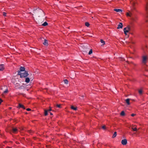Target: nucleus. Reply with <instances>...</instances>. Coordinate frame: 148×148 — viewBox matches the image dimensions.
<instances>
[{"label":"nucleus","instance_id":"nucleus-17","mask_svg":"<svg viewBox=\"0 0 148 148\" xmlns=\"http://www.w3.org/2000/svg\"><path fill=\"white\" fill-rule=\"evenodd\" d=\"M116 135H117V132H115L113 134V135L112 136V138H115V137H116Z\"/></svg>","mask_w":148,"mask_h":148},{"label":"nucleus","instance_id":"nucleus-2","mask_svg":"<svg viewBox=\"0 0 148 148\" xmlns=\"http://www.w3.org/2000/svg\"><path fill=\"white\" fill-rule=\"evenodd\" d=\"M18 74L20 76V77L21 78L23 77H26L28 76L29 74L28 73V72L27 71H25V72L22 73L21 72H20V71H18Z\"/></svg>","mask_w":148,"mask_h":148},{"label":"nucleus","instance_id":"nucleus-3","mask_svg":"<svg viewBox=\"0 0 148 148\" xmlns=\"http://www.w3.org/2000/svg\"><path fill=\"white\" fill-rule=\"evenodd\" d=\"M131 29V28L130 27L128 26L127 27H125L123 29V31L124 33V34L125 35H127V33H128L130 31Z\"/></svg>","mask_w":148,"mask_h":148},{"label":"nucleus","instance_id":"nucleus-5","mask_svg":"<svg viewBox=\"0 0 148 148\" xmlns=\"http://www.w3.org/2000/svg\"><path fill=\"white\" fill-rule=\"evenodd\" d=\"M121 143L123 145H126L127 143V139H124L122 140H121Z\"/></svg>","mask_w":148,"mask_h":148},{"label":"nucleus","instance_id":"nucleus-34","mask_svg":"<svg viewBox=\"0 0 148 148\" xmlns=\"http://www.w3.org/2000/svg\"><path fill=\"white\" fill-rule=\"evenodd\" d=\"M135 115V114H131V116H134Z\"/></svg>","mask_w":148,"mask_h":148},{"label":"nucleus","instance_id":"nucleus-42","mask_svg":"<svg viewBox=\"0 0 148 148\" xmlns=\"http://www.w3.org/2000/svg\"><path fill=\"white\" fill-rule=\"evenodd\" d=\"M133 20L134 21H135L134 19H133Z\"/></svg>","mask_w":148,"mask_h":148},{"label":"nucleus","instance_id":"nucleus-32","mask_svg":"<svg viewBox=\"0 0 148 148\" xmlns=\"http://www.w3.org/2000/svg\"><path fill=\"white\" fill-rule=\"evenodd\" d=\"M47 110L48 111H51L52 110V109H51V107H50V108L48 110Z\"/></svg>","mask_w":148,"mask_h":148},{"label":"nucleus","instance_id":"nucleus-20","mask_svg":"<svg viewBox=\"0 0 148 148\" xmlns=\"http://www.w3.org/2000/svg\"><path fill=\"white\" fill-rule=\"evenodd\" d=\"M64 83L66 84H68V81L66 79L64 80Z\"/></svg>","mask_w":148,"mask_h":148},{"label":"nucleus","instance_id":"nucleus-24","mask_svg":"<svg viewBox=\"0 0 148 148\" xmlns=\"http://www.w3.org/2000/svg\"><path fill=\"white\" fill-rule=\"evenodd\" d=\"M56 107L58 108H61V105L60 104H57L56 105Z\"/></svg>","mask_w":148,"mask_h":148},{"label":"nucleus","instance_id":"nucleus-14","mask_svg":"<svg viewBox=\"0 0 148 148\" xmlns=\"http://www.w3.org/2000/svg\"><path fill=\"white\" fill-rule=\"evenodd\" d=\"M130 99H127L125 100L126 102L128 105H129L130 104Z\"/></svg>","mask_w":148,"mask_h":148},{"label":"nucleus","instance_id":"nucleus-1","mask_svg":"<svg viewBox=\"0 0 148 148\" xmlns=\"http://www.w3.org/2000/svg\"><path fill=\"white\" fill-rule=\"evenodd\" d=\"M8 90L7 86L5 85L2 87L1 88V93H2V95L3 96V94L6 93L8 92Z\"/></svg>","mask_w":148,"mask_h":148},{"label":"nucleus","instance_id":"nucleus-36","mask_svg":"<svg viewBox=\"0 0 148 148\" xmlns=\"http://www.w3.org/2000/svg\"><path fill=\"white\" fill-rule=\"evenodd\" d=\"M127 16H129V14L128 13H127Z\"/></svg>","mask_w":148,"mask_h":148},{"label":"nucleus","instance_id":"nucleus-35","mask_svg":"<svg viewBox=\"0 0 148 148\" xmlns=\"http://www.w3.org/2000/svg\"><path fill=\"white\" fill-rule=\"evenodd\" d=\"M3 101L2 99H1V103Z\"/></svg>","mask_w":148,"mask_h":148},{"label":"nucleus","instance_id":"nucleus-9","mask_svg":"<svg viewBox=\"0 0 148 148\" xmlns=\"http://www.w3.org/2000/svg\"><path fill=\"white\" fill-rule=\"evenodd\" d=\"M5 69V67L3 64H1V71H3Z\"/></svg>","mask_w":148,"mask_h":148},{"label":"nucleus","instance_id":"nucleus-25","mask_svg":"<svg viewBox=\"0 0 148 148\" xmlns=\"http://www.w3.org/2000/svg\"><path fill=\"white\" fill-rule=\"evenodd\" d=\"M2 13L3 15V16H4L5 17L6 16L7 14L6 12H2Z\"/></svg>","mask_w":148,"mask_h":148},{"label":"nucleus","instance_id":"nucleus-19","mask_svg":"<svg viewBox=\"0 0 148 148\" xmlns=\"http://www.w3.org/2000/svg\"><path fill=\"white\" fill-rule=\"evenodd\" d=\"M138 92L140 95H141L142 94L143 91L142 89H140L138 90Z\"/></svg>","mask_w":148,"mask_h":148},{"label":"nucleus","instance_id":"nucleus-16","mask_svg":"<svg viewBox=\"0 0 148 148\" xmlns=\"http://www.w3.org/2000/svg\"><path fill=\"white\" fill-rule=\"evenodd\" d=\"M71 108L75 110H77V107H74V106H71Z\"/></svg>","mask_w":148,"mask_h":148},{"label":"nucleus","instance_id":"nucleus-31","mask_svg":"<svg viewBox=\"0 0 148 148\" xmlns=\"http://www.w3.org/2000/svg\"><path fill=\"white\" fill-rule=\"evenodd\" d=\"M132 4L133 6L134 7L135 6V2H133V3H132Z\"/></svg>","mask_w":148,"mask_h":148},{"label":"nucleus","instance_id":"nucleus-4","mask_svg":"<svg viewBox=\"0 0 148 148\" xmlns=\"http://www.w3.org/2000/svg\"><path fill=\"white\" fill-rule=\"evenodd\" d=\"M32 76V75L31 74L29 76V77H26L25 78V82L27 83H28L30 81V79H32V77H31Z\"/></svg>","mask_w":148,"mask_h":148},{"label":"nucleus","instance_id":"nucleus-23","mask_svg":"<svg viewBox=\"0 0 148 148\" xmlns=\"http://www.w3.org/2000/svg\"><path fill=\"white\" fill-rule=\"evenodd\" d=\"M85 25L86 26H87V27H88L89 26L90 24L88 22H86L85 23Z\"/></svg>","mask_w":148,"mask_h":148},{"label":"nucleus","instance_id":"nucleus-15","mask_svg":"<svg viewBox=\"0 0 148 148\" xmlns=\"http://www.w3.org/2000/svg\"><path fill=\"white\" fill-rule=\"evenodd\" d=\"M145 1L146 2V10H147L148 9V0H145Z\"/></svg>","mask_w":148,"mask_h":148},{"label":"nucleus","instance_id":"nucleus-39","mask_svg":"<svg viewBox=\"0 0 148 148\" xmlns=\"http://www.w3.org/2000/svg\"><path fill=\"white\" fill-rule=\"evenodd\" d=\"M130 62L129 63H128V64H130ZM131 63H132V64H134V63H133L132 62H131Z\"/></svg>","mask_w":148,"mask_h":148},{"label":"nucleus","instance_id":"nucleus-38","mask_svg":"<svg viewBox=\"0 0 148 148\" xmlns=\"http://www.w3.org/2000/svg\"><path fill=\"white\" fill-rule=\"evenodd\" d=\"M7 148H12V147H8Z\"/></svg>","mask_w":148,"mask_h":148},{"label":"nucleus","instance_id":"nucleus-27","mask_svg":"<svg viewBox=\"0 0 148 148\" xmlns=\"http://www.w3.org/2000/svg\"><path fill=\"white\" fill-rule=\"evenodd\" d=\"M132 128L133 131H137V129L136 127L134 128L133 127H132Z\"/></svg>","mask_w":148,"mask_h":148},{"label":"nucleus","instance_id":"nucleus-8","mask_svg":"<svg viewBox=\"0 0 148 148\" xmlns=\"http://www.w3.org/2000/svg\"><path fill=\"white\" fill-rule=\"evenodd\" d=\"M147 60V58L145 56H144L143 58V63H145Z\"/></svg>","mask_w":148,"mask_h":148},{"label":"nucleus","instance_id":"nucleus-29","mask_svg":"<svg viewBox=\"0 0 148 148\" xmlns=\"http://www.w3.org/2000/svg\"><path fill=\"white\" fill-rule=\"evenodd\" d=\"M92 50L91 49L88 53V54L90 55L92 53Z\"/></svg>","mask_w":148,"mask_h":148},{"label":"nucleus","instance_id":"nucleus-30","mask_svg":"<svg viewBox=\"0 0 148 148\" xmlns=\"http://www.w3.org/2000/svg\"><path fill=\"white\" fill-rule=\"evenodd\" d=\"M102 129L104 130H105L106 129V126L105 125H103L102 126Z\"/></svg>","mask_w":148,"mask_h":148},{"label":"nucleus","instance_id":"nucleus-11","mask_svg":"<svg viewBox=\"0 0 148 148\" xmlns=\"http://www.w3.org/2000/svg\"><path fill=\"white\" fill-rule=\"evenodd\" d=\"M18 105H19L18 106V108H23V109H25V107L23 105H22L20 103H19Z\"/></svg>","mask_w":148,"mask_h":148},{"label":"nucleus","instance_id":"nucleus-21","mask_svg":"<svg viewBox=\"0 0 148 148\" xmlns=\"http://www.w3.org/2000/svg\"><path fill=\"white\" fill-rule=\"evenodd\" d=\"M48 25V23L46 22H45L43 24H42V25L43 26H46Z\"/></svg>","mask_w":148,"mask_h":148},{"label":"nucleus","instance_id":"nucleus-22","mask_svg":"<svg viewBox=\"0 0 148 148\" xmlns=\"http://www.w3.org/2000/svg\"><path fill=\"white\" fill-rule=\"evenodd\" d=\"M121 115L122 116H124L125 115V113L124 111H122L121 113Z\"/></svg>","mask_w":148,"mask_h":148},{"label":"nucleus","instance_id":"nucleus-28","mask_svg":"<svg viewBox=\"0 0 148 148\" xmlns=\"http://www.w3.org/2000/svg\"><path fill=\"white\" fill-rule=\"evenodd\" d=\"M39 12H40V13H43L44 15V12L42 10H41V9H39Z\"/></svg>","mask_w":148,"mask_h":148},{"label":"nucleus","instance_id":"nucleus-10","mask_svg":"<svg viewBox=\"0 0 148 148\" xmlns=\"http://www.w3.org/2000/svg\"><path fill=\"white\" fill-rule=\"evenodd\" d=\"M43 44L45 45H48V41L45 39H44V41Z\"/></svg>","mask_w":148,"mask_h":148},{"label":"nucleus","instance_id":"nucleus-13","mask_svg":"<svg viewBox=\"0 0 148 148\" xmlns=\"http://www.w3.org/2000/svg\"><path fill=\"white\" fill-rule=\"evenodd\" d=\"M114 10L117 12H121L122 11L121 9H115Z\"/></svg>","mask_w":148,"mask_h":148},{"label":"nucleus","instance_id":"nucleus-43","mask_svg":"<svg viewBox=\"0 0 148 148\" xmlns=\"http://www.w3.org/2000/svg\"><path fill=\"white\" fill-rule=\"evenodd\" d=\"M130 34H132V33H130Z\"/></svg>","mask_w":148,"mask_h":148},{"label":"nucleus","instance_id":"nucleus-6","mask_svg":"<svg viewBox=\"0 0 148 148\" xmlns=\"http://www.w3.org/2000/svg\"><path fill=\"white\" fill-rule=\"evenodd\" d=\"M25 68L24 67L21 66L20 68V70L18 71H20V72H21L25 71Z\"/></svg>","mask_w":148,"mask_h":148},{"label":"nucleus","instance_id":"nucleus-37","mask_svg":"<svg viewBox=\"0 0 148 148\" xmlns=\"http://www.w3.org/2000/svg\"><path fill=\"white\" fill-rule=\"evenodd\" d=\"M50 114H51V115H53V114H52V113H51V112H50Z\"/></svg>","mask_w":148,"mask_h":148},{"label":"nucleus","instance_id":"nucleus-12","mask_svg":"<svg viewBox=\"0 0 148 148\" xmlns=\"http://www.w3.org/2000/svg\"><path fill=\"white\" fill-rule=\"evenodd\" d=\"M17 131V129L16 128H13L12 129V131L13 133H15Z\"/></svg>","mask_w":148,"mask_h":148},{"label":"nucleus","instance_id":"nucleus-7","mask_svg":"<svg viewBox=\"0 0 148 148\" xmlns=\"http://www.w3.org/2000/svg\"><path fill=\"white\" fill-rule=\"evenodd\" d=\"M123 27V24L121 23H120L118 25L117 28L119 29L120 28H122Z\"/></svg>","mask_w":148,"mask_h":148},{"label":"nucleus","instance_id":"nucleus-41","mask_svg":"<svg viewBox=\"0 0 148 148\" xmlns=\"http://www.w3.org/2000/svg\"><path fill=\"white\" fill-rule=\"evenodd\" d=\"M82 97H84V95L82 96Z\"/></svg>","mask_w":148,"mask_h":148},{"label":"nucleus","instance_id":"nucleus-26","mask_svg":"<svg viewBox=\"0 0 148 148\" xmlns=\"http://www.w3.org/2000/svg\"><path fill=\"white\" fill-rule=\"evenodd\" d=\"M48 111L47 110H45V116H47V114H48V113H47V112H48Z\"/></svg>","mask_w":148,"mask_h":148},{"label":"nucleus","instance_id":"nucleus-33","mask_svg":"<svg viewBox=\"0 0 148 148\" xmlns=\"http://www.w3.org/2000/svg\"><path fill=\"white\" fill-rule=\"evenodd\" d=\"M26 110L27 111H30L31 110V109H30V108H27Z\"/></svg>","mask_w":148,"mask_h":148},{"label":"nucleus","instance_id":"nucleus-40","mask_svg":"<svg viewBox=\"0 0 148 148\" xmlns=\"http://www.w3.org/2000/svg\"><path fill=\"white\" fill-rule=\"evenodd\" d=\"M19 89H21V87H19V88H18Z\"/></svg>","mask_w":148,"mask_h":148},{"label":"nucleus","instance_id":"nucleus-18","mask_svg":"<svg viewBox=\"0 0 148 148\" xmlns=\"http://www.w3.org/2000/svg\"><path fill=\"white\" fill-rule=\"evenodd\" d=\"M100 42H101V43L103 44V45H102V46L105 44V41H104L102 39H101Z\"/></svg>","mask_w":148,"mask_h":148}]
</instances>
